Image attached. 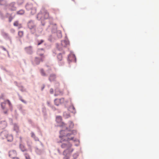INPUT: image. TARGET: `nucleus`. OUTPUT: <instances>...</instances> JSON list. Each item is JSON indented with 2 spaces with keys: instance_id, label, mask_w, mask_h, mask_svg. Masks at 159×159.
Returning a JSON list of instances; mask_svg holds the SVG:
<instances>
[{
  "instance_id": "47",
  "label": "nucleus",
  "mask_w": 159,
  "mask_h": 159,
  "mask_svg": "<svg viewBox=\"0 0 159 159\" xmlns=\"http://www.w3.org/2000/svg\"><path fill=\"white\" fill-rule=\"evenodd\" d=\"M6 102L8 104V105L9 106H11L12 105V104H11V102L9 99L6 100V101H5V103H6Z\"/></svg>"
},
{
  "instance_id": "7",
  "label": "nucleus",
  "mask_w": 159,
  "mask_h": 159,
  "mask_svg": "<svg viewBox=\"0 0 159 159\" xmlns=\"http://www.w3.org/2000/svg\"><path fill=\"white\" fill-rule=\"evenodd\" d=\"M8 134V131L6 130H4L0 133V136L2 139H4Z\"/></svg>"
},
{
  "instance_id": "16",
  "label": "nucleus",
  "mask_w": 159,
  "mask_h": 159,
  "mask_svg": "<svg viewBox=\"0 0 159 159\" xmlns=\"http://www.w3.org/2000/svg\"><path fill=\"white\" fill-rule=\"evenodd\" d=\"M43 151V150L39 149L37 147L35 148V152L36 154L40 155L42 154Z\"/></svg>"
},
{
  "instance_id": "11",
  "label": "nucleus",
  "mask_w": 159,
  "mask_h": 159,
  "mask_svg": "<svg viewBox=\"0 0 159 159\" xmlns=\"http://www.w3.org/2000/svg\"><path fill=\"white\" fill-rule=\"evenodd\" d=\"M68 110L69 111L74 114L76 113V110L73 105L70 106L68 108Z\"/></svg>"
},
{
  "instance_id": "41",
  "label": "nucleus",
  "mask_w": 159,
  "mask_h": 159,
  "mask_svg": "<svg viewBox=\"0 0 159 159\" xmlns=\"http://www.w3.org/2000/svg\"><path fill=\"white\" fill-rule=\"evenodd\" d=\"M6 103L4 102H1V108L2 109H4L5 108V107Z\"/></svg>"
},
{
  "instance_id": "52",
  "label": "nucleus",
  "mask_w": 159,
  "mask_h": 159,
  "mask_svg": "<svg viewBox=\"0 0 159 159\" xmlns=\"http://www.w3.org/2000/svg\"><path fill=\"white\" fill-rule=\"evenodd\" d=\"M77 60H67V62L68 64H70V63L72 62L75 63L76 62Z\"/></svg>"
},
{
  "instance_id": "58",
  "label": "nucleus",
  "mask_w": 159,
  "mask_h": 159,
  "mask_svg": "<svg viewBox=\"0 0 159 159\" xmlns=\"http://www.w3.org/2000/svg\"><path fill=\"white\" fill-rule=\"evenodd\" d=\"M14 84L17 86L18 88H20V86L18 85V83L17 82L15 81L14 82Z\"/></svg>"
},
{
  "instance_id": "5",
  "label": "nucleus",
  "mask_w": 159,
  "mask_h": 159,
  "mask_svg": "<svg viewBox=\"0 0 159 159\" xmlns=\"http://www.w3.org/2000/svg\"><path fill=\"white\" fill-rule=\"evenodd\" d=\"M27 26L28 28L30 30H32V29L34 28V27L35 26L33 21L32 20H30L28 22Z\"/></svg>"
},
{
  "instance_id": "26",
  "label": "nucleus",
  "mask_w": 159,
  "mask_h": 159,
  "mask_svg": "<svg viewBox=\"0 0 159 159\" xmlns=\"http://www.w3.org/2000/svg\"><path fill=\"white\" fill-rule=\"evenodd\" d=\"M65 154H64V151L63 152V155H64L65 156L63 157V159H69L70 157L68 156H67V155L69 154L68 152H65Z\"/></svg>"
},
{
  "instance_id": "3",
  "label": "nucleus",
  "mask_w": 159,
  "mask_h": 159,
  "mask_svg": "<svg viewBox=\"0 0 159 159\" xmlns=\"http://www.w3.org/2000/svg\"><path fill=\"white\" fill-rule=\"evenodd\" d=\"M25 50L27 54L30 55L32 54L33 51L32 47V46H30L28 47H25Z\"/></svg>"
},
{
  "instance_id": "59",
  "label": "nucleus",
  "mask_w": 159,
  "mask_h": 159,
  "mask_svg": "<svg viewBox=\"0 0 159 159\" xmlns=\"http://www.w3.org/2000/svg\"><path fill=\"white\" fill-rule=\"evenodd\" d=\"M53 89L52 88H51L50 89V94H52L53 93Z\"/></svg>"
},
{
  "instance_id": "1",
  "label": "nucleus",
  "mask_w": 159,
  "mask_h": 159,
  "mask_svg": "<svg viewBox=\"0 0 159 159\" xmlns=\"http://www.w3.org/2000/svg\"><path fill=\"white\" fill-rule=\"evenodd\" d=\"M66 124L64 122H62V124L59 125V126L60 127H62V129L59 132L60 135H59V137L60 139L64 138L66 137V135L67 132H68L70 130H68V127L66 126Z\"/></svg>"
},
{
  "instance_id": "6",
  "label": "nucleus",
  "mask_w": 159,
  "mask_h": 159,
  "mask_svg": "<svg viewBox=\"0 0 159 159\" xmlns=\"http://www.w3.org/2000/svg\"><path fill=\"white\" fill-rule=\"evenodd\" d=\"M59 86V83H57L56 84V85H55V93H58L60 94H61V95H62L63 94V92L60 89Z\"/></svg>"
},
{
  "instance_id": "8",
  "label": "nucleus",
  "mask_w": 159,
  "mask_h": 159,
  "mask_svg": "<svg viewBox=\"0 0 159 159\" xmlns=\"http://www.w3.org/2000/svg\"><path fill=\"white\" fill-rule=\"evenodd\" d=\"M17 155L16 151L15 150H13L10 151L8 152V155L11 158L16 157Z\"/></svg>"
},
{
  "instance_id": "18",
  "label": "nucleus",
  "mask_w": 159,
  "mask_h": 159,
  "mask_svg": "<svg viewBox=\"0 0 159 159\" xmlns=\"http://www.w3.org/2000/svg\"><path fill=\"white\" fill-rule=\"evenodd\" d=\"M67 143H68L67 146L66 147L67 148L64 151V154H65V152H67V151H68L69 149H70V148L72 146V144L70 142H68Z\"/></svg>"
},
{
  "instance_id": "24",
  "label": "nucleus",
  "mask_w": 159,
  "mask_h": 159,
  "mask_svg": "<svg viewBox=\"0 0 159 159\" xmlns=\"http://www.w3.org/2000/svg\"><path fill=\"white\" fill-rule=\"evenodd\" d=\"M68 123L69 124V129H71L74 128V124L72 121H69Z\"/></svg>"
},
{
  "instance_id": "43",
  "label": "nucleus",
  "mask_w": 159,
  "mask_h": 159,
  "mask_svg": "<svg viewBox=\"0 0 159 159\" xmlns=\"http://www.w3.org/2000/svg\"><path fill=\"white\" fill-rule=\"evenodd\" d=\"M79 156V154L77 153H76L74 154L73 155V159H76L77 157Z\"/></svg>"
},
{
  "instance_id": "63",
  "label": "nucleus",
  "mask_w": 159,
  "mask_h": 159,
  "mask_svg": "<svg viewBox=\"0 0 159 159\" xmlns=\"http://www.w3.org/2000/svg\"><path fill=\"white\" fill-rule=\"evenodd\" d=\"M73 141L74 142H78L79 143H80V140L79 139H74Z\"/></svg>"
},
{
  "instance_id": "13",
  "label": "nucleus",
  "mask_w": 159,
  "mask_h": 159,
  "mask_svg": "<svg viewBox=\"0 0 159 159\" xmlns=\"http://www.w3.org/2000/svg\"><path fill=\"white\" fill-rule=\"evenodd\" d=\"M5 138L7 139V141L8 142H11L13 140V137L12 135L8 134Z\"/></svg>"
},
{
  "instance_id": "57",
  "label": "nucleus",
  "mask_w": 159,
  "mask_h": 159,
  "mask_svg": "<svg viewBox=\"0 0 159 159\" xmlns=\"http://www.w3.org/2000/svg\"><path fill=\"white\" fill-rule=\"evenodd\" d=\"M31 137L32 138H34V137H35V134L33 132H32L31 133Z\"/></svg>"
},
{
  "instance_id": "60",
  "label": "nucleus",
  "mask_w": 159,
  "mask_h": 159,
  "mask_svg": "<svg viewBox=\"0 0 159 159\" xmlns=\"http://www.w3.org/2000/svg\"><path fill=\"white\" fill-rule=\"evenodd\" d=\"M71 135H72V134H71V132H70V133H67V132L66 136V137H68V136H70Z\"/></svg>"
},
{
  "instance_id": "55",
  "label": "nucleus",
  "mask_w": 159,
  "mask_h": 159,
  "mask_svg": "<svg viewBox=\"0 0 159 159\" xmlns=\"http://www.w3.org/2000/svg\"><path fill=\"white\" fill-rule=\"evenodd\" d=\"M23 86L21 85L20 86V90L22 92H24L25 91V90L23 89Z\"/></svg>"
},
{
  "instance_id": "61",
  "label": "nucleus",
  "mask_w": 159,
  "mask_h": 159,
  "mask_svg": "<svg viewBox=\"0 0 159 159\" xmlns=\"http://www.w3.org/2000/svg\"><path fill=\"white\" fill-rule=\"evenodd\" d=\"M33 138L34 139V140L36 141H39V138L36 136L35 137H34Z\"/></svg>"
},
{
  "instance_id": "56",
  "label": "nucleus",
  "mask_w": 159,
  "mask_h": 159,
  "mask_svg": "<svg viewBox=\"0 0 159 159\" xmlns=\"http://www.w3.org/2000/svg\"><path fill=\"white\" fill-rule=\"evenodd\" d=\"M47 104L48 106L49 107H51V106L52 105L51 104L50 102L48 101L47 102Z\"/></svg>"
},
{
  "instance_id": "19",
  "label": "nucleus",
  "mask_w": 159,
  "mask_h": 159,
  "mask_svg": "<svg viewBox=\"0 0 159 159\" xmlns=\"http://www.w3.org/2000/svg\"><path fill=\"white\" fill-rule=\"evenodd\" d=\"M33 7V4H32L27 3L25 5V8L27 11L30 10Z\"/></svg>"
},
{
  "instance_id": "20",
  "label": "nucleus",
  "mask_w": 159,
  "mask_h": 159,
  "mask_svg": "<svg viewBox=\"0 0 159 159\" xmlns=\"http://www.w3.org/2000/svg\"><path fill=\"white\" fill-rule=\"evenodd\" d=\"M42 112L44 117H46L47 115V110L45 106H43L42 108Z\"/></svg>"
},
{
  "instance_id": "40",
  "label": "nucleus",
  "mask_w": 159,
  "mask_h": 159,
  "mask_svg": "<svg viewBox=\"0 0 159 159\" xmlns=\"http://www.w3.org/2000/svg\"><path fill=\"white\" fill-rule=\"evenodd\" d=\"M23 34V31H20L18 32V35L20 37H21Z\"/></svg>"
},
{
  "instance_id": "35",
  "label": "nucleus",
  "mask_w": 159,
  "mask_h": 159,
  "mask_svg": "<svg viewBox=\"0 0 159 159\" xmlns=\"http://www.w3.org/2000/svg\"><path fill=\"white\" fill-rule=\"evenodd\" d=\"M58 63L60 66H62L64 65V62L63 60H58Z\"/></svg>"
},
{
  "instance_id": "9",
  "label": "nucleus",
  "mask_w": 159,
  "mask_h": 159,
  "mask_svg": "<svg viewBox=\"0 0 159 159\" xmlns=\"http://www.w3.org/2000/svg\"><path fill=\"white\" fill-rule=\"evenodd\" d=\"M70 44L69 41L68 40H64L61 41V45L63 47L66 48L67 46Z\"/></svg>"
},
{
  "instance_id": "37",
  "label": "nucleus",
  "mask_w": 159,
  "mask_h": 159,
  "mask_svg": "<svg viewBox=\"0 0 159 159\" xmlns=\"http://www.w3.org/2000/svg\"><path fill=\"white\" fill-rule=\"evenodd\" d=\"M44 41V40L43 39H41L40 40H38L37 41V42L38 43L37 45H39L42 44Z\"/></svg>"
},
{
  "instance_id": "49",
  "label": "nucleus",
  "mask_w": 159,
  "mask_h": 159,
  "mask_svg": "<svg viewBox=\"0 0 159 159\" xmlns=\"http://www.w3.org/2000/svg\"><path fill=\"white\" fill-rule=\"evenodd\" d=\"M17 107L18 109L20 111L23 109L22 107V105L21 104L18 105Z\"/></svg>"
},
{
  "instance_id": "39",
  "label": "nucleus",
  "mask_w": 159,
  "mask_h": 159,
  "mask_svg": "<svg viewBox=\"0 0 159 159\" xmlns=\"http://www.w3.org/2000/svg\"><path fill=\"white\" fill-rule=\"evenodd\" d=\"M14 16H12V14H10V16L8 17V18H9L8 21H9V22H11V21L14 18Z\"/></svg>"
},
{
  "instance_id": "54",
  "label": "nucleus",
  "mask_w": 159,
  "mask_h": 159,
  "mask_svg": "<svg viewBox=\"0 0 159 159\" xmlns=\"http://www.w3.org/2000/svg\"><path fill=\"white\" fill-rule=\"evenodd\" d=\"M20 111L24 115H25V109H22Z\"/></svg>"
},
{
  "instance_id": "33",
  "label": "nucleus",
  "mask_w": 159,
  "mask_h": 159,
  "mask_svg": "<svg viewBox=\"0 0 159 159\" xmlns=\"http://www.w3.org/2000/svg\"><path fill=\"white\" fill-rule=\"evenodd\" d=\"M40 73L42 75L45 76H46V75L45 74L44 70L43 69H41L40 70Z\"/></svg>"
},
{
  "instance_id": "32",
  "label": "nucleus",
  "mask_w": 159,
  "mask_h": 159,
  "mask_svg": "<svg viewBox=\"0 0 159 159\" xmlns=\"http://www.w3.org/2000/svg\"><path fill=\"white\" fill-rule=\"evenodd\" d=\"M64 102V99L63 98H62L60 99H58V102L61 104L63 103Z\"/></svg>"
},
{
  "instance_id": "64",
  "label": "nucleus",
  "mask_w": 159,
  "mask_h": 159,
  "mask_svg": "<svg viewBox=\"0 0 159 159\" xmlns=\"http://www.w3.org/2000/svg\"><path fill=\"white\" fill-rule=\"evenodd\" d=\"M10 14H11L9 13H7L6 14V15H5V18H8V16H10Z\"/></svg>"
},
{
  "instance_id": "62",
  "label": "nucleus",
  "mask_w": 159,
  "mask_h": 159,
  "mask_svg": "<svg viewBox=\"0 0 159 159\" xmlns=\"http://www.w3.org/2000/svg\"><path fill=\"white\" fill-rule=\"evenodd\" d=\"M50 107H51L52 108V109L54 111H55L56 110V108L53 105H52Z\"/></svg>"
},
{
  "instance_id": "21",
  "label": "nucleus",
  "mask_w": 159,
  "mask_h": 159,
  "mask_svg": "<svg viewBox=\"0 0 159 159\" xmlns=\"http://www.w3.org/2000/svg\"><path fill=\"white\" fill-rule=\"evenodd\" d=\"M56 120L57 122L58 123H61V125L62 124L63 122L62 121V119L61 116H57L56 117Z\"/></svg>"
},
{
  "instance_id": "15",
  "label": "nucleus",
  "mask_w": 159,
  "mask_h": 159,
  "mask_svg": "<svg viewBox=\"0 0 159 159\" xmlns=\"http://www.w3.org/2000/svg\"><path fill=\"white\" fill-rule=\"evenodd\" d=\"M40 61L43 62V60H31V62L32 64L34 66H35L36 65L39 64Z\"/></svg>"
},
{
  "instance_id": "17",
  "label": "nucleus",
  "mask_w": 159,
  "mask_h": 159,
  "mask_svg": "<svg viewBox=\"0 0 159 159\" xmlns=\"http://www.w3.org/2000/svg\"><path fill=\"white\" fill-rule=\"evenodd\" d=\"M70 57H72L73 60H76V56L74 54L71 53L69 54L68 55L67 60H70Z\"/></svg>"
},
{
  "instance_id": "30",
  "label": "nucleus",
  "mask_w": 159,
  "mask_h": 159,
  "mask_svg": "<svg viewBox=\"0 0 159 159\" xmlns=\"http://www.w3.org/2000/svg\"><path fill=\"white\" fill-rule=\"evenodd\" d=\"M68 130H70L69 132H71V134L73 135H75L77 134V131L75 130L71 129L68 128Z\"/></svg>"
},
{
  "instance_id": "28",
  "label": "nucleus",
  "mask_w": 159,
  "mask_h": 159,
  "mask_svg": "<svg viewBox=\"0 0 159 159\" xmlns=\"http://www.w3.org/2000/svg\"><path fill=\"white\" fill-rule=\"evenodd\" d=\"M62 46H59V44L58 43H56V47L57 48L59 51H61L63 50Z\"/></svg>"
},
{
  "instance_id": "10",
  "label": "nucleus",
  "mask_w": 159,
  "mask_h": 159,
  "mask_svg": "<svg viewBox=\"0 0 159 159\" xmlns=\"http://www.w3.org/2000/svg\"><path fill=\"white\" fill-rule=\"evenodd\" d=\"M15 3L14 2H12L9 5V10L11 11H15L16 10V8L15 6Z\"/></svg>"
},
{
  "instance_id": "22",
  "label": "nucleus",
  "mask_w": 159,
  "mask_h": 159,
  "mask_svg": "<svg viewBox=\"0 0 159 159\" xmlns=\"http://www.w3.org/2000/svg\"><path fill=\"white\" fill-rule=\"evenodd\" d=\"M63 116L65 119H67L70 117V115L69 113L64 112L63 113Z\"/></svg>"
},
{
  "instance_id": "44",
  "label": "nucleus",
  "mask_w": 159,
  "mask_h": 159,
  "mask_svg": "<svg viewBox=\"0 0 159 159\" xmlns=\"http://www.w3.org/2000/svg\"><path fill=\"white\" fill-rule=\"evenodd\" d=\"M52 33H55L57 32V28H52L51 30Z\"/></svg>"
},
{
  "instance_id": "50",
  "label": "nucleus",
  "mask_w": 159,
  "mask_h": 159,
  "mask_svg": "<svg viewBox=\"0 0 159 159\" xmlns=\"http://www.w3.org/2000/svg\"><path fill=\"white\" fill-rule=\"evenodd\" d=\"M13 25L15 26H17L18 25V20L15 21L13 23Z\"/></svg>"
},
{
  "instance_id": "34",
  "label": "nucleus",
  "mask_w": 159,
  "mask_h": 159,
  "mask_svg": "<svg viewBox=\"0 0 159 159\" xmlns=\"http://www.w3.org/2000/svg\"><path fill=\"white\" fill-rule=\"evenodd\" d=\"M49 18V14L47 12H45L44 16V18L45 19H47Z\"/></svg>"
},
{
  "instance_id": "12",
  "label": "nucleus",
  "mask_w": 159,
  "mask_h": 159,
  "mask_svg": "<svg viewBox=\"0 0 159 159\" xmlns=\"http://www.w3.org/2000/svg\"><path fill=\"white\" fill-rule=\"evenodd\" d=\"M56 78V75L55 74H52L50 75L48 79L50 82H52L54 81Z\"/></svg>"
},
{
  "instance_id": "31",
  "label": "nucleus",
  "mask_w": 159,
  "mask_h": 159,
  "mask_svg": "<svg viewBox=\"0 0 159 159\" xmlns=\"http://www.w3.org/2000/svg\"><path fill=\"white\" fill-rule=\"evenodd\" d=\"M58 98H56L54 100V104L56 106H58L59 105V102H58Z\"/></svg>"
},
{
  "instance_id": "42",
  "label": "nucleus",
  "mask_w": 159,
  "mask_h": 159,
  "mask_svg": "<svg viewBox=\"0 0 159 159\" xmlns=\"http://www.w3.org/2000/svg\"><path fill=\"white\" fill-rule=\"evenodd\" d=\"M60 140L59 141H58L57 142L58 143H62L63 142H66V139L62 138L60 139Z\"/></svg>"
},
{
  "instance_id": "27",
  "label": "nucleus",
  "mask_w": 159,
  "mask_h": 159,
  "mask_svg": "<svg viewBox=\"0 0 159 159\" xmlns=\"http://www.w3.org/2000/svg\"><path fill=\"white\" fill-rule=\"evenodd\" d=\"M30 13L31 15H34L36 11V8L35 7H32Z\"/></svg>"
},
{
  "instance_id": "36",
  "label": "nucleus",
  "mask_w": 159,
  "mask_h": 159,
  "mask_svg": "<svg viewBox=\"0 0 159 159\" xmlns=\"http://www.w3.org/2000/svg\"><path fill=\"white\" fill-rule=\"evenodd\" d=\"M66 142H69V141L70 140H73V139H74V137H71L70 138H69L68 137L66 138Z\"/></svg>"
},
{
  "instance_id": "23",
  "label": "nucleus",
  "mask_w": 159,
  "mask_h": 159,
  "mask_svg": "<svg viewBox=\"0 0 159 159\" xmlns=\"http://www.w3.org/2000/svg\"><path fill=\"white\" fill-rule=\"evenodd\" d=\"M14 125V130L17 133L18 132L19 130V127L18 126L17 124L16 123H14L13 124Z\"/></svg>"
},
{
  "instance_id": "45",
  "label": "nucleus",
  "mask_w": 159,
  "mask_h": 159,
  "mask_svg": "<svg viewBox=\"0 0 159 159\" xmlns=\"http://www.w3.org/2000/svg\"><path fill=\"white\" fill-rule=\"evenodd\" d=\"M67 145V143H62L61 145V147L62 148H64L66 147Z\"/></svg>"
},
{
  "instance_id": "48",
  "label": "nucleus",
  "mask_w": 159,
  "mask_h": 159,
  "mask_svg": "<svg viewBox=\"0 0 159 159\" xmlns=\"http://www.w3.org/2000/svg\"><path fill=\"white\" fill-rule=\"evenodd\" d=\"M25 158L26 159H31L30 156L28 153H25Z\"/></svg>"
},
{
  "instance_id": "46",
  "label": "nucleus",
  "mask_w": 159,
  "mask_h": 159,
  "mask_svg": "<svg viewBox=\"0 0 159 159\" xmlns=\"http://www.w3.org/2000/svg\"><path fill=\"white\" fill-rule=\"evenodd\" d=\"M57 57L58 60H62V55L61 53H59L58 55L57 56Z\"/></svg>"
},
{
  "instance_id": "38",
  "label": "nucleus",
  "mask_w": 159,
  "mask_h": 159,
  "mask_svg": "<svg viewBox=\"0 0 159 159\" xmlns=\"http://www.w3.org/2000/svg\"><path fill=\"white\" fill-rule=\"evenodd\" d=\"M57 36L59 38H61L62 37L61 32L60 30L58 31L57 32Z\"/></svg>"
},
{
  "instance_id": "25",
  "label": "nucleus",
  "mask_w": 159,
  "mask_h": 159,
  "mask_svg": "<svg viewBox=\"0 0 159 159\" xmlns=\"http://www.w3.org/2000/svg\"><path fill=\"white\" fill-rule=\"evenodd\" d=\"M42 11H40L39 12V13H38V14H37L36 18L38 20H40L42 18Z\"/></svg>"
},
{
  "instance_id": "51",
  "label": "nucleus",
  "mask_w": 159,
  "mask_h": 159,
  "mask_svg": "<svg viewBox=\"0 0 159 159\" xmlns=\"http://www.w3.org/2000/svg\"><path fill=\"white\" fill-rule=\"evenodd\" d=\"M74 149L73 148L71 150H70V149L67 151V152H68L69 154H70L73 151Z\"/></svg>"
},
{
  "instance_id": "29",
  "label": "nucleus",
  "mask_w": 159,
  "mask_h": 159,
  "mask_svg": "<svg viewBox=\"0 0 159 159\" xmlns=\"http://www.w3.org/2000/svg\"><path fill=\"white\" fill-rule=\"evenodd\" d=\"M24 11L22 9H21L17 11L16 12V14L18 15H22L24 14Z\"/></svg>"
},
{
  "instance_id": "4",
  "label": "nucleus",
  "mask_w": 159,
  "mask_h": 159,
  "mask_svg": "<svg viewBox=\"0 0 159 159\" xmlns=\"http://www.w3.org/2000/svg\"><path fill=\"white\" fill-rule=\"evenodd\" d=\"M7 126V123L5 120L0 121V129H5Z\"/></svg>"
},
{
  "instance_id": "14",
  "label": "nucleus",
  "mask_w": 159,
  "mask_h": 159,
  "mask_svg": "<svg viewBox=\"0 0 159 159\" xmlns=\"http://www.w3.org/2000/svg\"><path fill=\"white\" fill-rule=\"evenodd\" d=\"M19 148L21 151L22 152H24L27 151V149L25 148V145L22 144L20 143L19 144Z\"/></svg>"
},
{
  "instance_id": "2",
  "label": "nucleus",
  "mask_w": 159,
  "mask_h": 159,
  "mask_svg": "<svg viewBox=\"0 0 159 159\" xmlns=\"http://www.w3.org/2000/svg\"><path fill=\"white\" fill-rule=\"evenodd\" d=\"M1 34L4 39L6 40H9L11 44H12L11 37L9 35L8 33L4 32L3 29L1 30Z\"/></svg>"
},
{
  "instance_id": "53",
  "label": "nucleus",
  "mask_w": 159,
  "mask_h": 159,
  "mask_svg": "<svg viewBox=\"0 0 159 159\" xmlns=\"http://www.w3.org/2000/svg\"><path fill=\"white\" fill-rule=\"evenodd\" d=\"M0 67L1 69L2 70L5 71L6 72H8V70H7L5 68L3 67L2 66H1Z\"/></svg>"
}]
</instances>
